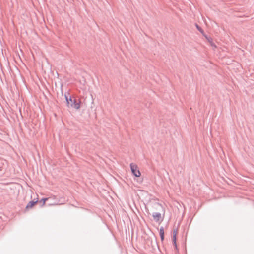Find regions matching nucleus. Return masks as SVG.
I'll return each instance as SVG.
<instances>
[{
  "mask_svg": "<svg viewBox=\"0 0 254 254\" xmlns=\"http://www.w3.org/2000/svg\"><path fill=\"white\" fill-rule=\"evenodd\" d=\"M65 97L67 102V105L68 107H72L77 110L80 108V103H77L75 99H72L70 97L68 98L66 95Z\"/></svg>",
  "mask_w": 254,
  "mask_h": 254,
  "instance_id": "nucleus-1",
  "label": "nucleus"
},
{
  "mask_svg": "<svg viewBox=\"0 0 254 254\" xmlns=\"http://www.w3.org/2000/svg\"><path fill=\"white\" fill-rule=\"evenodd\" d=\"M130 169L132 174L137 177H139L141 176V173L138 169L137 165L134 163L130 164Z\"/></svg>",
  "mask_w": 254,
  "mask_h": 254,
  "instance_id": "nucleus-2",
  "label": "nucleus"
},
{
  "mask_svg": "<svg viewBox=\"0 0 254 254\" xmlns=\"http://www.w3.org/2000/svg\"><path fill=\"white\" fill-rule=\"evenodd\" d=\"M38 202V201H30L27 205L26 207V209L27 210H28L29 209H31L32 208V207H33Z\"/></svg>",
  "mask_w": 254,
  "mask_h": 254,
  "instance_id": "nucleus-3",
  "label": "nucleus"
},
{
  "mask_svg": "<svg viewBox=\"0 0 254 254\" xmlns=\"http://www.w3.org/2000/svg\"><path fill=\"white\" fill-rule=\"evenodd\" d=\"M153 217L156 222L162 220L161 215L159 213H154L153 214Z\"/></svg>",
  "mask_w": 254,
  "mask_h": 254,
  "instance_id": "nucleus-4",
  "label": "nucleus"
},
{
  "mask_svg": "<svg viewBox=\"0 0 254 254\" xmlns=\"http://www.w3.org/2000/svg\"><path fill=\"white\" fill-rule=\"evenodd\" d=\"M178 232L177 230L173 231V242L175 247H176V240H177V235Z\"/></svg>",
  "mask_w": 254,
  "mask_h": 254,
  "instance_id": "nucleus-5",
  "label": "nucleus"
},
{
  "mask_svg": "<svg viewBox=\"0 0 254 254\" xmlns=\"http://www.w3.org/2000/svg\"><path fill=\"white\" fill-rule=\"evenodd\" d=\"M159 233H160V237H161V240L163 241L164 240V229H163V227H161L160 229Z\"/></svg>",
  "mask_w": 254,
  "mask_h": 254,
  "instance_id": "nucleus-6",
  "label": "nucleus"
},
{
  "mask_svg": "<svg viewBox=\"0 0 254 254\" xmlns=\"http://www.w3.org/2000/svg\"><path fill=\"white\" fill-rule=\"evenodd\" d=\"M48 199V198H43L42 199V201H43V205L42 206H44L45 204V202L46 201V200Z\"/></svg>",
  "mask_w": 254,
  "mask_h": 254,
  "instance_id": "nucleus-7",
  "label": "nucleus"
},
{
  "mask_svg": "<svg viewBox=\"0 0 254 254\" xmlns=\"http://www.w3.org/2000/svg\"><path fill=\"white\" fill-rule=\"evenodd\" d=\"M210 43H211V46H214V47H216V45L213 42H210Z\"/></svg>",
  "mask_w": 254,
  "mask_h": 254,
  "instance_id": "nucleus-8",
  "label": "nucleus"
},
{
  "mask_svg": "<svg viewBox=\"0 0 254 254\" xmlns=\"http://www.w3.org/2000/svg\"><path fill=\"white\" fill-rule=\"evenodd\" d=\"M197 27L199 31H200L201 32H202V31L201 30V29H200V28H199L198 26H197Z\"/></svg>",
  "mask_w": 254,
  "mask_h": 254,
  "instance_id": "nucleus-9",
  "label": "nucleus"
}]
</instances>
